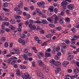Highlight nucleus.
<instances>
[{"mask_svg":"<svg viewBox=\"0 0 79 79\" xmlns=\"http://www.w3.org/2000/svg\"><path fill=\"white\" fill-rule=\"evenodd\" d=\"M28 56H31L32 55V53L28 52L27 54Z\"/></svg>","mask_w":79,"mask_h":79,"instance_id":"nucleus-57","label":"nucleus"},{"mask_svg":"<svg viewBox=\"0 0 79 79\" xmlns=\"http://www.w3.org/2000/svg\"><path fill=\"white\" fill-rule=\"evenodd\" d=\"M20 37L22 38V39H25V37H26V35L24 34H22L20 35Z\"/></svg>","mask_w":79,"mask_h":79,"instance_id":"nucleus-24","label":"nucleus"},{"mask_svg":"<svg viewBox=\"0 0 79 79\" xmlns=\"http://www.w3.org/2000/svg\"><path fill=\"white\" fill-rule=\"evenodd\" d=\"M38 62H39V66H42L44 64V62H43L41 60H38Z\"/></svg>","mask_w":79,"mask_h":79,"instance_id":"nucleus-16","label":"nucleus"},{"mask_svg":"<svg viewBox=\"0 0 79 79\" xmlns=\"http://www.w3.org/2000/svg\"><path fill=\"white\" fill-rule=\"evenodd\" d=\"M55 59L56 60H59V58H60V57L58 56L57 55H56V56L54 57Z\"/></svg>","mask_w":79,"mask_h":79,"instance_id":"nucleus-41","label":"nucleus"},{"mask_svg":"<svg viewBox=\"0 0 79 79\" xmlns=\"http://www.w3.org/2000/svg\"><path fill=\"white\" fill-rule=\"evenodd\" d=\"M24 10L26 11H29V9L27 7H24L23 8Z\"/></svg>","mask_w":79,"mask_h":79,"instance_id":"nucleus-44","label":"nucleus"},{"mask_svg":"<svg viewBox=\"0 0 79 79\" xmlns=\"http://www.w3.org/2000/svg\"><path fill=\"white\" fill-rule=\"evenodd\" d=\"M3 23L5 26H9V22H6Z\"/></svg>","mask_w":79,"mask_h":79,"instance_id":"nucleus-38","label":"nucleus"},{"mask_svg":"<svg viewBox=\"0 0 79 79\" xmlns=\"http://www.w3.org/2000/svg\"><path fill=\"white\" fill-rule=\"evenodd\" d=\"M47 19L48 21H49V22H50V23H53V21H52L51 18H47Z\"/></svg>","mask_w":79,"mask_h":79,"instance_id":"nucleus-40","label":"nucleus"},{"mask_svg":"<svg viewBox=\"0 0 79 79\" xmlns=\"http://www.w3.org/2000/svg\"><path fill=\"white\" fill-rule=\"evenodd\" d=\"M53 9H54V7L52 6H51L49 7V10L50 12H52L53 11Z\"/></svg>","mask_w":79,"mask_h":79,"instance_id":"nucleus-19","label":"nucleus"},{"mask_svg":"<svg viewBox=\"0 0 79 79\" xmlns=\"http://www.w3.org/2000/svg\"><path fill=\"white\" fill-rule=\"evenodd\" d=\"M35 23H38V24H40V23H41V22L39 21H37L35 22Z\"/></svg>","mask_w":79,"mask_h":79,"instance_id":"nucleus-58","label":"nucleus"},{"mask_svg":"<svg viewBox=\"0 0 79 79\" xmlns=\"http://www.w3.org/2000/svg\"><path fill=\"white\" fill-rule=\"evenodd\" d=\"M49 70V68L48 67H46L45 69V71L46 72H48Z\"/></svg>","mask_w":79,"mask_h":79,"instance_id":"nucleus-50","label":"nucleus"},{"mask_svg":"<svg viewBox=\"0 0 79 79\" xmlns=\"http://www.w3.org/2000/svg\"><path fill=\"white\" fill-rule=\"evenodd\" d=\"M22 44L23 45H24L26 44V43L25 42V41H24V40H23L22 41Z\"/></svg>","mask_w":79,"mask_h":79,"instance_id":"nucleus-64","label":"nucleus"},{"mask_svg":"<svg viewBox=\"0 0 79 79\" xmlns=\"http://www.w3.org/2000/svg\"><path fill=\"white\" fill-rule=\"evenodd\" d=\"M73 72L74 74H77V73H78L79 71L78 70V69H75L74 70Z\"/></svg>","mask_w":79,"mask_h":79,"instance_id":"nucleus-31","label":"nucleus"},{"mask_svg":"<svg viewBox=\"0 0 79 79\" xmlns=\"http://www.w3.org/2000/svg\"><path fill=\"white\" fill-rule=\"evenodd\" d=\"M42 23L44 24H48V22H47V21L46 20H43Z\"/></svg>","mask_w":79,"mask_h":79,"instance_id":"nucleus-21","label":"nucleus"},{"mask_svg":"<svg viewBox=\"0 0 79 79\" xmlns=\"http://www.w3.org/2000/svg\"><path fill=\"white\" fill-rule=\"evenodd\" d=\"M73 57L74 56L73 55L71 54H69L67 57V59L68 60H71L73 59Z\"/></svg>","mask_w":79,"mask_h":79,"instance_id":"nucleus-8","label":"nucleus"},{"mask_svg":"<svg viewBox=\"0 0 79 79\" xmlns=\"http://www.w3.org/2000/svg\"><path fill=\"white\" fill-rule=\"evenodd\" d=\"M3 5L4 7H5V8H6V7H8V4L7 2H6L3 3Z\"/></svg>","mask_w":79,"mask_h":79,"instance_id":"nucleus-29","label":"nucleus"},{"mask_svg":"<svg viewBox=\"0 0 79 79\" xmlns=\"http://www.w3.org/2000/svg\"><path fill=\"white\" fill-rule=\"evenodd\" d=\"M22 74V72L20 71L19 69L17 70V75L18 76H21Z\"/></svg>","mask_w":79,"mask_h":79,"instance_id":"nucleus-12","label":"nucleus"},{"mask_svg":"<svg viewBox=\"0 0 79 79\" xmlns=\"http://www.w3.org/2000/svg\"><path fill=\"white\" fill-rule=\"evenodd\" d=\"M35 39L37 42H38V41H39V38L38 37H37V36H36L35 37Z\"/></svg>","mask_w":79,"mask_h":79,"instance_id":"nucleus-51","label":"nucleus"},{"mask_svg":"<svg viewBox=\"0 0 79 79\" xmlns=\"http://www.w3.org/2000/svg\"><path fill=\"white\" fill-rule=\"evenodd\" d=\"M53 36V35L52 34H48L46 35V37L47 38H51Z\"/></svg>","mask_w":79,"mask_h":79,"instance_id":"nucleus-22","label":"nucleus"},{"mask_svg":"<svg viewBox=\"0 0 79 79\" xmlns=\"http://www.w3.org/2000/svg\"><path fill=\"white\" fill-rule=\"evenodd\" d=\"M77 76H78V74H75L73 76H70V79H74L75 78H76Z\"/></svg>","mask_w":79,"mask_h":79,"instance_id":"nucleus-15","label":"nucleus"},{"mask_svg":"<svg viewBox=\"0 0 79 79\" xmlns=\"http://www.w3.org/2000/svg\"><path fill=\"white\" fill-rule=\"evenodd\" d=\"M3 10L6 12H7L8 11H9V9L5 8H3Z\"/></svg>","mask_w":79,"mask_h":79,"instance_id":"nucleus-45","label":"nucleus"},{"mask_svg":"<svg viewBox=\"0 0 79 79\" xmlns=\"http://www.w3.org/2000/svg\"><path fill=\"white\" fill-rule=\"evenodd\" d=\"M51 18L52 19H58V17H57L56 14H54L51 17Z\"/></svg>","mask_w":79,"mask_h":79,"instance_id":"nucleus-14","label":"nucleus"},{"mask_svg":"<svg viewBox=\"0 0 79 79\" xmlns=\"http://www.w3.org/2000/svg\"><path fill=\"white\" fill-rule=\"evenodd\" d=\"M61 5L63 7H62L63 9H66V5H68V3L66 1H64L61 2Z\"/></svg>","mask_w":79,"mask_h":79,"instance_id":"nucleus-2","label":"nucleus"},{"mask_svg":"<svg viewBox=\"0 0 79 79\" xmlns=\"http://www.w3.org/2000/svg\"><path fill=\"white\" fill-rule=\"evenodd\" d=\"M69 63V62L68 61H64L63 63V65L64 67H66L67 66V65Z\"/></svg>","mask_w":79,"mask_h":79,"instance_id":"nucleus-9","label":"nucleus"},{"mask_svg":"<svg viewBox=\"0 0 79 79\" xmlns=\"http://www.w3.org/2000/svg\"><path fill=\"white\" fill-rule=\"evenodd\" d=\"M60 45L62 47V48H67V47H66V44H65L64 43H61L60 44Z\"/></svg>","mask_w":79,"mask_h":79,"instance_id":"nucleus-13","label":"nucleus"},{"mask_svg":"<svg viewBox=\"0 0 79 79\" xmlns=\"http://www.w3.org/2000/svg\"><path fill=\"white\" fill-rule=\"evenodd\" d=\"M43 75H44V74H43V73H41L40 72L38 73H37L38 76H40V77H42L43 76Z\"/></svg>","mask_w":79,"mask_h":79,"instance_id":"nucleus-30","label":"nucleus"},{"mask_svg":"<svg viewBox=\"0 0 79 79\" xmlns=\"http://www.w3.org/2000/svg\"><path fill=\"white\" fill-rule=\"evenodd\" d=\"M56 71L55 70L56 73L58 74V72H60L61 71V69L60 68H56Z\"/></svg>","mask_w":79,"mask_h":79,"instance_id":"nucleus-18","label":"nucleus"},{"mask_svg":"<svg viewBox=\"0 0 79 79\" xmlns=\"http://www.w3.org/2000/svg\"><path fill=\"white\" fill-rule=\"evenodd\" d=\"M35 12H37V13H38L40 12V9H39V8H37L36 9V10L35 11Z\"/></svg>","mask_w":79,"mask_h":79,"instance_id":"nucleus-53","label":"nucleus"},{"mask_svg":"<svg viewBox=\"0 0 79 79\" xmlns=\"http://www.w3.org/2000/svg\"><path fill=\"white\" fill-rule=\"evenodd\" d=\"M29 22L30 23V24H33V23H34V21H33V20H29Z\"/></svg>","mask_w":79,"mask_h":79,"instance_id":"nucleus-59","label":"nucleus"},{"mask_svg":"<svg viewBox=\"0 0 79 79\" xmlns=\"http://www.w3.org/2000/svg\"><path fill=\"white\" fill-rule=\"evenodd\" d=\"M61 52H62V53H64V52H66V49H61Z\"/></svg>","mask_w":79,"mask_h":79,"instance_id":"nucleus-61","label":"nucleus"},{"mask_svg":"<svg viewBox=\"0 0 79 79\" xmlns=\"http://www.w3.org/2000/svg\"><path fill=\"white\" fill-rule=\"evenodd\" d=\"M37 56L38 58L40 59V58H42V57H44V54L42 52H38L37 55Z\"/></svg>","mask_w":79,"mask_h":79,"instance_id":"nucleus-4","label":"nucleus"},{"mask_svg":"<svg viewBox=\"0 0 79 79\" xmlns=\"http://www.w3.org/2000/svg\"><path fill=\"white\" fill-rule=\"evenodd\" d=\"M72 39H71L70 43L73 45H74L76 44V42L74 40H77V39L79 38V36L76 35H73L71 37Z\"/></svg>","mask_w":79,"mask_h":79,"instance_id":"nucleus-1","label":"nucleus"},{"mask_svg":"<svg viewBox=\"0 0 79 79\" xmlns=\"http://www.w3.org/2000/svg\"><path fill=\"white\" fill-rule=\"evenodd\" d=\"M22 13H23V12L20 9H19V11L17 12V13L18 15H21Z\"/></svg>","mask_w":79,"mask_h":79,"instance_id":"nucleus-33","label":"nucleus"},{"mask_svg":"<svg viewBox=\"0 0 79 79\" xmlns=\"http://www.w3.org/2000/svg\"><path fill=\"white\" fill-rule=\"evenodd\" d=\"M6 40V38L5 37H2L0 39V40L1 42H3V41H5Z\"/></svg>","mask_w":79,"mask_h":79,"instance_id":"nucleus-32","label":"nucleus"},{"mask_svg":"<svg viewBox=\"0 0 79 79\" xmlns=\"http://www.w3.org/2000/svg\"><path fill=\"white\" fill-rule=\"evenodd\" d=\"M53 49L54 52H58L60 50V48L59 46H54L53 47Z\"/></svg>","mask_w":79,"mask_h":79,"instance_id":"nucleus-6","label":"nucleus"},{"mask_svg":"<svg viewBox=\"0 0 79 79\" xmlns=\"http://www.w3.org/2000/svg\"><path fill=\"white\" fill-rule=\"evenodd\" d=\"M23 79H31L30 77L29 76V74L26 73H24V75L22 76Z\"/></svg>","mask_w":79,"mask_h":79,"instance_id":"nucleus-3","label":"nucleus"},{"mask_svg":"<svg viewBox=\"0 0 79 79\" xmlns=\"http://www.w3.org/2000/svg\"><path fill=\"white\" fill-rule=\"evenodd\" d=\"M51 56V55L50 53H48L47 52H45V57H46L47 58L50 56Z\"/></svg>","mask_w":79,"mask_h":79,"instance_id":"nucleus-27","label":"nucleus"},{"mask_svg":"<svg viewBox=\"0 0 79 79\" xmlns=\"http://www.w3.org/2000/svg\"><path fill=\"white\" fill-rule=\"evenodd\" d=\"M67 8L70 10H73L74 8V5L73 4H70L68 5Z\"/></svg>","mask_w":79,"mask_h":79,"instance_id":"nucleus-5","label":"nucleus"},{"mask_svg":"<svg viewBox=\"0 0 79 79\" xmlns=\"http://www.w3.org/2000/svg\"><path fill=\"white\" fill-rule=\"evenodd\" d=\"M32 66L33 67H35V62H34V61L32 62Z\"/></svg>","mask_w":79,"mask_h":79,"instance_id":"nucleus-56","label":"nucleus"},{"mask_svg":"<svg viewBox=\"0 0 79 79\" xmlns=\"http://www.w3.org/2000/svg\"><path fill=\"white\" fill-rule=\"evenodd\" d=\"M61 29L62 28H61V27H56V29L59 31H60L61 30Z\"/></svg>","mask_w":79,"mask_h":79,"instance_id":"nucleus-35","label":"nucleus"},{"mask_svg":"<svg viewBox=\"0 0 79 79\" xmlns=\"http://www.w3.org/2000/svg\"><path fill=\"white\" fill-rule=\"evenodd\" d=\"M15 19H19V18H21V17L19 16H16L15 15Z\"/></svg>","mask_w":79,"mask_h":79,"instance_id":"nucleus-48","label":"nucleus"},{"mask_svg":"<svg viewBox=\"0 0 79 79\" xmlns=\"http://www.w3.org/2000/svg\"><path fill=\"white\" fill-rule=\"evenodd\" d=\"M29 52V50L27 48H25L23 50V52L24 53H27Z\"/></svg>","mask_w":79,"mask_h":79,"instance_id":"nucleus-28","label":"nucleus"},{"mask_svg":"<svg viewBox=\"0 0 79 79\" xmlns=\"http://www.w3.org/2000/svg\"><path fill=\"white\" fill-rule=\"evenodd\" d=\"M5 25L4 23H3L1 25V27L2 29H5Z\"/></svg>","mask_w":79,"mask_h":79,"instance_id":"nucleus-46","label":"nucleus"},{"mask_svg":"<svg viewBox=\"0 0 79 79\" xmlns=\"http://www.w3.org/2000/svg\"><path fill=\"white\" fill-rule=\"evenodd\" d=\"M8 46V43L7 42H6L4 44V47L5 48H6Z\"/></svg>","mask_w":79,"mask_h":79,"instance_id":"nucleus-36","label":"nucleus"},{"mask_svg":"<svg viewBox=\"0 0 79 79\" xmlns=\"http://www.w3.org/2000/svg\"><path fill=\"white\" fill-rule=\"evenodd\" d=\"M23 40L22 39H21V38H19V39H18V41H19V42L20 43V44H21V43H22V42H23Z\"/></svg>","mask_w":79,"mask_h":79,"instance_id":"nucleus-42","label":"nucleus"},{"mask_svg":"<svg viewBox=\"0 0 79 79\" xmlns=\"http://www.w3.org/2000/svg\"><path fill=\"white\" fill-rule=\"evenodd\" d=\"M15 53L16 54H19L20 53V51L18 49L15 50Z\"/></svg>","mask_w":79,"mask_h":79,"instance_id":"nucleus-37","label":"nucleus"},{"mask_svg":"<svg viewBox=\"0 0 79 79\" xmlns=\"http://www.w3.org/2000/svg\"><path fill=\"white\" fill-rule=\"evenodd\" d=\"M2 54L3 55H5V54H6V50H4V51L2 52Z\"/></svg>","mask_w":79,"mask_h":79,"instance_id":"nucleus-55","label":"nucleus"},{"mask_svg":"<svg viewBox=\"0 0 79 79\" xmlns=\"http://www.w3.org/2000/svg\"><path fill=\"white\" fill-rule=\"evenodd\" d=\"M18 6L19 8H20V9L23 8V2H21L18 5Z\"/></svg>","mask_w":79,"mask_h":79,"instance_id":"nucleus-11","label":"nucleus"},{"mask_svg":"<svg viewBox=\"0 0 79 79\" xmlns=\"http://www.w3.org/2000/svg\"><path fill=\"white\" fill-rule=\"evenodd\" d=\"M54 10V11L55 13H57L58 12V9L56 8H55Z\"/></svg>","mask_w":79,"mask_h":79,"instance_id":"nucleus-49","label":"nucleus"},{"mask_svg":"<svg viewBox=\"0 0 79 79\" xmlns=\"http://www.w3.org/2000/svg\"><path fill=\"white\" fill-rule=\"evenodd\" d=\"M65 20L66 22L67 23H69L70 21V19H69V18L68 17H65Z\"/></svg>","mask_w":79,"mask_h":79,"instance_id":"nucleus-25","label":"nucleus"},{"mask_svg":"<svg viewBox=\"0 0 79 79\" xmlns=\"http://www.w3.org/2000/svg\"><path fill=\"white\" fill-rule=\"evenodd\" d=\"M50 63L52 64H54L55 63V61L54 59H52L49 61Z\"/></svg>","mask_w":79,"mask_h":79,"instance_id":"nucleus-26","label":"nucleus"},{"mask_svg":"<svg viewBox=\"0 0 79 79\" xmlns=\"http://www.w3.org/2000/svg\"><path fill=\"white\" fill-rule=\"evenodd\" d=\"M55 65L56 66H60L61 65V63L59 61H57L56 62Z\"/></svg>","mask_w":79,"mask_h":79,"instance_id":"nucleus-17","label":"nucleus"},{"mask_svg":"<svg viewBox=\"0 0 79 79\" xmlns=\"http://www.w3.org/2000/svg\"><path fill=\"white\" fill-rule=\"evenodd\" d=\"M28 27H29L31 29H35L36 27L34 25H32L30 23L29 24Z\"/></svg>","mask_w":79,"mask_h":79,"instance_id":"nucleus-10","label":"nucleus"},{"mask_svg":"<svg viewBox=\"0 0 79 79\" xmlns=\"http://www.w3.org/2000/svg\"><path fill=\"white\" fill-rule=\"evenodd\" d=\"M37 5L39 6L42 7L43 5H44L45 4V3L44 2H37Z\"/></svg>","mask_w":79,"mask_h":79,"instance_id":"nucleus-7","label":"nucleus"},{"mask_svg":"<svg viewBox=\"0 0 79 79\" xmlns=\"http://www.w3.org/2000/svg\"><path fill=\"white\" fill-rule=\"evenodd\" d=\"M71 30L73 32H76V29L74 28L71 29Z\"/></svg>","mask_w":79,"mask_h":79,"instance_id":"nucleus-60","label":"nucleus"},{"mask_svg":"<svg viewBox=\"0 0 79 79\" xmlns=\"http://www.w3.org/2000/svg\"><path fill=\"white\" fill-rule=\"evenodd\" d=\"M73 72V70L71 69H68V73H71Z\"/></svg>","mask_w":79,"mask_h":79,"instance_id":"nucleus-52","label":"nucleus"},{"mask_svg":"<svg viewBox=\"0 0 79 79\" xmlns=\"http://www.w3.org/2000/svg\"><path fill=\"white\" fill-rule=\"evenodd\" d=\"M51 31L52 34H54L56 32V31L55 30H51Z\"/></svg>","mask_w":79,"mask_h":79,"instance_id":"nucleus-47","label":"nucleus"},{"mask_svg":"<svg viewBox=\"0 0 79 79\" xmlns=\"http://www.w3.org/2000/svg\"><path fill=\"white\" fill-rule=\"evenodd\" d=\"M10 23L12 24H15L16 23V21L14 19H11L10 21Z\"/></svg>","mask_w":79,"mask_h":79,"instance_id":"nucleus-20","label":"nucleus"},{"mask_svg":"<svg viewBox=\"0 0 79 79\" xmlns=\"http://www.w3.org/2000/svg\"><path fill=\"white\" fill-rule=\"evenodd\" d=\"M64 42H65V43L67 44H69L70 41L68 39H66L64 40Z\"/></svg>","mask_w":79,"mask_h":79,"instance_id":"nucleus-34","label":"nucleus"},{"mask_svg":"<svg viewBox=\"0 0 79 79\" xmlns=\"http://www.w3.org/2000/svg\"><path fill=\"white\" fill-rule=\"evenodd\" d=\"M49 25L52 28V27H55V25L53 24H49Z\"/></svg>","mask_w":79,"mask_h":79,"instance_id":"nucleus-39","label":"nucleus"},{"mask_svg":"<svg viewBox=\"0 0 79 79\" xmlns=\"http://www.w3.org/2000/svg\"><path fill=\"white\" fill-rule=\"evenodd\" d=\"M48 12L47 13V15H48V16H51L52 15V13H51V12Z\"/></svg>","mask_w":79,"mask_h":79,"instance_id":"nucleus-54","label":"nucleus"},{"mask_svg":"<svg viewBox=\"0 0 79 79\" xmlns=\"http://www.w3.org/2000/svg\"><path fill=\"white\" fill-rule=\"evenodd\" d=\"M51 51V49L49 48L47 49V50L46 51V53H49V52Z\"/></svg>","mask_w":79,"mask_h":79,"instance_id":"nucleus-43","label":"nucleus"},{"mask_svg":"<svg viewBox=\"0 0 79 79\" xmlns=\"http://www.w3.org/2000/svg\"><path fill=\"white\" fill-rule=\"evenodd\" d=\"M57 55L58 56H61V52H57Z\"/></svg>","mask_w":79,"mask_h":79,"instance_id":"nucleus-63","label":"nucleus"},{"mask_svg":"<svg viewBox=\"0 0 79 79\" xmlns=\"http://www.w3.org/2000/svg\"><path fill=\"white\" fill-rule=\"evenodd\" d=\"M19 68H20V69H24L26 68V66L23 65H21L19 66Z\"/></svg>","mask_w":79,"mask_h":79,"instance_id":"nucleus-23","label":"nucleus"},{"mask_svg":"<svg viewBox=\"0 0 79 79\" xmlns=\"http://www.w3.org/2000/svg\"><path fill=\"white\" fill-rule=\"evenodd\" d=\"M13 43L12 42H10V48H11L12 47V46H13Z\"/></svg>","mask_w":79,"mask_h":79,"instance_id":"nucleus-62","label":"nucleus"}]
</instances>
